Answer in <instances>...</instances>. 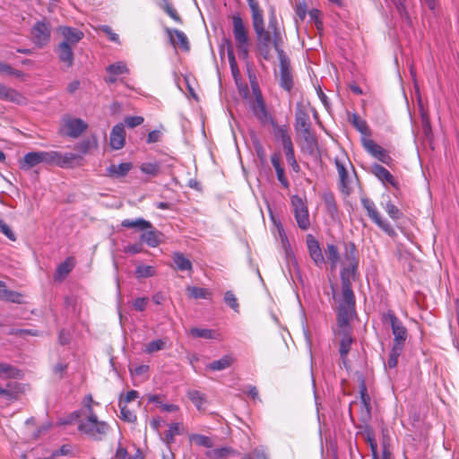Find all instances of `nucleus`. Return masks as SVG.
Returning <instances> with one entry per match:
<instances>
[{
	"label": "nucleus",
	"instance_id": "obj_1",
	"mask_svg": "<svg viewBox=\"0 0 459 459\" xmlns=\"http://www.w3.org/2000/svg\"><path fill=\"white\" fill-rule=\"evenodd\" d=\"M358 266L359 260L356 246L352 242L345 243L340 273L342 300L338 306L337 325L334 330L335 336L340 339L339 352L344 364L353 342L351 321L356 316V302L352 290V282L358 278Z\"/></svg>",
	"mask_w": 459,
	"mask_h": 459
},
{
	"label": "nucleus",
	"instance_id": "obj_2",
	"mask_svg": "<svg viewBox=\"0 0 459 459\" xmlns=\"http://www.w3.org/2000/svg\"><path fill=\"white\" fill-rule=\"evenodd\" d=\"M271 28L273 30V48L277 52L280 62V86L290 91L293 87L290 59L281 48V32L275 27L274 23H271Z\"/></svg>",
	"mask_w": 459,
	"mask_h": 459
},
{
	"label": "nucleus",
	"instance_id": "obj_3",
	"mask_svg": "<svg viewBox=\"0 0 459 459\" xmlns=\"http://www.w3.org/2000/svg\"><path fill=\"white\" fill-rule=\"evenodd\" d=\"M232 33L239 57L244 61H247L251 47L249 30L238 13L232 16Z\"/></svg>",
	"mask_w": 459,
	"mask_h": 459
},
{
	"label": "nucleus",
	"instance_id": "obj_4",
	"mask_svg": "<svg viewBox=\"0 0 459 459\" xmlns=\"http://www.w3.org/2000/svg\"><path fill=\"white\" fill-rule=\"evenodd\" d=\"M248 6L251 10L252 25L256 34L257 42L273 44V30L271 28V23H274L275 27L281 31L276 20L274 18L270 20L268 30H266L264 28L263 10L259 3L248 4Z\"/></svg>",
	"mask_w": 459,
	"mask_h": 459
},
{
	"label": "nucleus",
	"instance_id": "obj_5",
	"mask_svg": "<svg viewBox=\"0 0 459 459\" xmlns=\"http://www.w3.org/2000/svg\"><path fill=\"white\" fill-rule=\"evenodd\" d=\"M295 131L299 134L307 147L314 149L316 146V138L312 131L311 122L307 108L302 103H298L295 112Z\"/></svg>",
	"mask_w": 459,
	"mask_h": 459
},
{
	"label": "nucleus",
	"instance_id": "obj_6",
	"mask_svg": "<svg viewBox=\"0 0 459 459\" xmlns=\"http://www.w3.org/2000/svg\"><path fill=\"white\" fill-rule=\"evenodd\" d=\"M334 164L339 176V186L341 192L349 195L352 191L353 177L349 173V168L351 169L354 176L355 170L353 165L345 153H341L334 158Z\"/></svg>",
	"mask_w": 459,
	"mask_h": 459
},
{
	"label": "nucleus",
	"instance_id": "obj_7",
	"mask_svg": "<svg viewBox=\"0 0 459 459\" xmlns=\"http://www.w3.org/2000/svg\"><path fill=\"white\" fill-rule=\"evenodd\" d=\"M78 430L94 441H102L110 432V426L103 420H82L78 425Z\"/></svg>",
	"mask_w": 459,
	"mask_h": 459
},
{
	"label": "nucleus",
	"instance_id": "obj_8",
	"mask_svg": "<svg viewBox=\"0 0 459 459\" xmlns=\"http://www.w3.org/2000/svg\"><path fill=\"white\" fill-rule=\"evenodd\" d=\"M82 156L73 152H60L57 151L46 152V164L57 166L62 169L74 168L81 165Z\"/></svg>",
	"mask_w": 459,
	"mask_h": 459
},
{
	"label": "nucleus",
	"instance_id": "obj_9",
	"mask_svg": "<svg viewBox=\"0 0 459 459\" xmlns=\"http://www.w3.org/2000/svg\"><path fill=\"white\" fill-rule=\"evenodd\" d=\"M87 128L88 124L84 120L72 117L70 116H65L61 119V126L58 133L63 136L78 138L87 130Z\"/></svg>",
	"mask_w": 459,
	"mask_h": 459
},
{
	"label": "nucleus",
	"instance_id": "obj_10",
	"mask_svg": "<svg viewBox=\"0 0 459 459\" xmlns=\"http://www.w3.org/2000/svg\"><path fill=\"white\" fill-rule=\"evenodd\" d=\"M51 38V25L45 18L36 22L30 29V40L39 48L47 46Z\"/></svg>",
	"mask_w": 459,
	"mask_h": 459
},
{
	"label": "nucleus",
	"instance_id": "obj_11",
	"mask_svg": "<svg viewBox=\"0 0 459 459\" xmlns=\"http://www.w3.org/2000/svg\"><path fill=\"white\" fill-rule=\"evenodd\" d=\"M363 208L367 211L368 216L388 236H395V230L392 225L384 220L378 212L375 204L369 198L364 196L360 199Z\"/></svg>",
	"mask_w": 459,
	"mask_h": 459
},
{
	"label": "nucleus",
	"instance_id": "obj_12",
	"mask_svg": "<svg viewBox=\"0 0 459 459\" xmlns=\"http://www.w3.org/2000/svg\"><path fill=\"white\" fill-rule=\"evenodd\" d=\"M384 320L390 323L392 333L394 334L393 345L404 347L405 341L408 337V332L403 322L391 310L384 315Z\"/></svg>",
	"mask_w": 459,
	"mask_h": 459
},
{
	"label": "nucleus",
	"instance_id": "obj_13",
	"mask_svg": "<svg viewBox=\"0 0 459 459\" xmlns=\"http://www.w3.org/2000/svg\"><path fill=\"white\" fill-rule=\"evenodd\" d=\"M290 203L298 226L303 230H307L310 227V221L306 201L294 195L290 197Z\"/></svg>",
	"mask_w": 459,
	"mask_h": 459
},
{
	"label": "nucleus",
	"instance_id": "obj_14",
	"mask_svg": "<svg viewBox=\"0 0 459 459\" xmlns=\"http://www.w3.org/2000/svg\"><path fill=\"white\" fill-rule=\"evenodd\" d=\"M252 89L255 98V100L251 107L253 114L255 116V117L260 121L262 125L264 126L272 124L274 121V119L266 108L262 93L257 84H252Z\"/></svg>",
	"mask_w": 459,
	"mask_h": 459
},
{
	"label": "nucleus",
	"instance_id": "obj_15",
	"mask_svg": "<svg viewBox=\"0 0 459 459\" xmlns=\"http://www.w3.org/2000/svg\"><path fill=\"white\" fill-rule=\"evenodd\" d=\"M361 143L365 151L373 158L389 167L393 165L394 160L390 156L389 152L377 143L373 139L370 137H362Z\"/></svg>",
	"mask_w": 459,
	"mask_h": 459
},
{
	"label": "nucleus",
	"instance_id": "obj_16",
	"mask_svg": "<svg viewBox=\"0 0 459 459\" xmlns=\"http://www.w3.org/2000/svg\"><path fill=\"white\" fill-rule=\"evenodd\" d=\"M306 244L309 257L314 264L318 268H322L325 264V259L318 240L313 235L309 234L306 238Z\"/></svg>",
	"mask_w": 459,
	"mask_h": 459
},
{
	"label": "nucleus",
	"instance_id": "obj_17",
	"mask_svg": "<svg viewBox=\"0 0 459 459\" xmlns=\"http://www.w3.org/2000/svg\"><path fill=\"white\" fill-rule=\"evenodd\" d=\"M57 32L63 37V40L60 43H66V45L71 47H75L84 37L82 30L69 26H59Z\"/></svg>",
	"mask_w": 459,
	"mask_h": 459
},
{
	"label": "nucleus",
	"instance_id": "obj_18",
	"mask_svg": "<svg viewBox=\"0 0 459 459\" xmlns=\"http://www.w3.org/2000/svg\"><path fill=\"white\" fill-rule=\"evenodd\" d=\"M108 76L104 78L107 84H114L117 82L118 76L129 74V68L123 61H118L106 67Z\"/></svg>",
	"mask_w": 459,
	"mask_h": 459
},
{
	"label": "nucleus",
	"instance_id": "obj_19",
	"mask_svg": "<svg viewBox=\"0 0 459 459\" xmlns=\"http://www.w3.org/2000/svg\"><path fill=\"white\" fill-rule=\"evenodd\" d=\"M371 173L383 184H389L394 188L399 187V183L396 178L382 165L377 163L373 164L371 166Z\"/></svg>",
	"mask_w": 459,
	"mask_h": 459
},
{
	"label": "nucleus",
	"instance_id": "obj_20",
	"mask_svg": "<svg viewBox=\"0 0 459 459\" xmlns=\"http://www.w3.org/2000/svg\"><path fill=\"white\" fill-rule=\"evenodd\" d=\"M73 48L74 47L66 45V43H59L55 49L59 62L62 63L65 68H70L74 65V55Z\"/></svg>",
	"mask_w": 459,
	"mask_h": 459
},
{
	"label": "nucleus",
	"instance_id": "obj_21",
	"mask_svg": "<svg viewBox=\"0 0 459 459\" xmlns=\"http://www.w3.org/2000/svg\"><path fill=\"white\" fill-rule=\"evenodd\" d=\"M39 163L46 164V152H30L26 153L20 161L22 169H29Z\"/></svg>",
	"mask_w": 459,
	"mask_h": 459
},
{
	"label": "nucleus",
	"instance_id": "obj_22",
	"mask_svg": "<svg viewBox=\"0 0 459 459\" xmlns=\"http://www.w3.org/2000/svg\"><path fill=\"white\" fill-rule=\"evenodd\" d=\"M0 100L4 101L13 102L15 104H23L26 102L25 97L11 87H8L0 82Z\"/></svg>",
	"mask_w": 459,
	"mask_h": 459
},
{
	"label": "nucleus",
	"instance_id": "obj_23",
	"mask_svg": "<svg viewBox=\"0 0 459 459\" xmlns=\"http://www.w3.org/2000/svg\"><path fill=\"white\" fill-rule=\"evenodd\" d=\"M110 146L114 150H120L126 143V131L123 124L113 126L109 137Z\"/></svg>",
	"mask_w": 459,
	"mask_h": 459
},
{
	"label": "nucleus",
	"instance_id": "obj_24",
	"mask_svg": "<svg viewBox=\"0 0 459 459\" xmlns=\"http://www.w3.org/2000/svg\"><path fill=\"white\" fill-rule=\"evenodd\" d=\"M166 32L174 46H178L184 51L190 49L188 39L183 31L168 28Z\"/></svg>",
	"mask_w": 459,
	"mask_h": 459
},
{
	"label": "nucleus",
	"instance_id": "obj_25",
	"mask_svg": "<svg viewBox=\"0 0 459 459\" xmlns=\"http://www.w3.org/2000/svg\"><path fill=\"white\" fill-rule=\"evenodd\" d=\"M359 395L361 403L360 417L364 421H366L370 419L371 406L370 397L368 394L367 387L364 382H362L361 385H359Z\"/></svg>",
	"mask_w": 459,
	"mask_h": 459
},
{
	"label": "nucleus",
	"instance_id": "obj_26",
	"mask_svg": "<svg viewBox=\"0 0 459 459\" xmlns=\"http://www.w3.org/2000/svg\"><path fill=\"white\" fill-rule=\"evenodd\" d=\"M131 162H123L118 165L111 164L106 169V176L113 178H124L132 169Z\"/></svg>",
	"mask_w": 459,
	"mask_h": 459
},
{
	"label": "nucleus",
	"instance_id": "obj_27",
	"mask_svg": "<svg viewBox=\"0 0 459 459\" xmlns=\"http://www.w3.org/2000/svg\"><path fill=\"white\" fill-rule=\"evenodd\" d=\"M270 125L273 126L274 136L281 141L283 148L293 145L287 126H279L275 120Z\"/></svg>",
	"mask_w": 459,
	"mask_h": 459
},
{
	"label": "nucleus",
	"instance_id": "obj_28",
	"mask_svg": "<svg viewBox=\"0 0 459 459\" xmlns=\"http://www.w3.org/2000/svg\"><path fill=\"white\" fill-rule=\"evenodd\" d=\"M74 267V258L67 257L63 263H61L56 271V280H64Z\"/></svg>",
	"mask_w": 459,
	"mask_h": 459
},
{
	"label": "nucleus",
	"instance_id": "obj_29",
	"mask_svg": "<svg viewBox=\"0 0 459 459\" xmlns=\"http://www.w3.org/2000/svg\"><path fill=\"white\" fill-rule=\"evenodd\" d=\"M326 259L330 264L331 269L335 270L341 262L340 252L334 244H327L325 249Z\"/></svg>",
	"mask_w": 459,
	"mask_h": 459
},
{
	"label": "nucleus",
	"instance_id": "obj_30",
	"mask_svg": "<svg viewBox=\"0 0 459 459\" xmlns=\"http://www.w3.org/2000/svg\"><path fill=\"white\" fill-rule=\"evenodd\" d=\"M352 126L363 135L362 137H369L371 130L365 119L361 118L358 114H352L351 119Z\"/></svg>",
	"mask_w": 459,
	"mask_h": 459
},
{
	"label": "nucleus",
	"instance_id": "obj_31",
	"mask_svg": "<svg viewBox=\"0 0 459 459\" xmlns=\"http://www.w3.org/2000/svg\"><path fill=\"white\" fill-rule=\"evenodd\" d=\"M173 262L175 268L178 271H187L192 273L193 265L191 261L186 258L182 253L176 252L173 254Z\"/></svg>",
	"mask_w": 459,
	"mask_h": 459
},
{
	"label": "nucleus",
	"instance_id": "obj_32",
	"mask_svg": "<svg viewBox=\"0 0 459 459\" xmlns=\"http://www.w3.org/2000/svg\"><path fill=\"white\" fill-rule=\"evenodd\" d=\"M121 226L127 229H136L139 230H146L152 228V224L144 219L139 218L137 220L126 219L122 221Z\"/></svg>",
	"mask_w": 459,
	"mask_h": 459
},
{
	"label": "nucleus",
	"instance_id": "obj_33",
	"mask_svg": "<svg viewBox=\"0 0 459 459\" xmlns=\"http://www.w3.org/2000/svg\"><path fill=\"white\" fill-rule=\"evenodd\" d=\"M186 291L191 299H212V292L206 289V288H201L197 286H187Z\"/></svg>",
	"mask_w": 459,
	"mask_h": 459
},
{
	"label": "nucleus",
	"instance_id": "obj_34",
	"mask_svg": "<svg viewBox=\"0 0 459 459\" xmlns=\"http://www.w3.org/2000/svg\"><path fill=\"white\" fill-rule=\"evenodd\" d=\"M235 361V359L230 355H224L220 359L214 360L210 363L207 368L212 371L223 370L230 368Z\"/></svg>",
	"mask_w": 459,
	"mask_h": 459
},
{
	"label": "nucleus",
	"instance_id": "obj_35",
	"mask_svg": "<svg viewBox=\"0 0 459 459\" xmlns=\"http://www.w3.org/2000/svg\"><path fill=\"white\" fill-rule=\"evenodd\" d=\"M144 232L141 235V240L144 243H146L149 247H155L159 246L160 239L159 235L160 233L153 229L143 230Z\"/></svg>",
	"mask_w": 459,
	"mask_h": 459
},
{
	"label": "nucleus",
	"instance_id": "obj_36",
	"mask_svg": "<svg viewBox=\"0 0 459 459\" xmlns=\"http://www.w3.org/2000/svg\"><path fill=\"white\" fill-rule=\"evenodd\" d=\"M363 435L370 447L373 459H378L377 444L376 441V437L373 429L371 428L367 427L363 432Z\"/></svg>",
	"mask_w": 459,
	"mask_h": 459
},
{
	"label": "nucleus",
	"instance_id": "obj_37",
	"mask_svg": "<svg viewBox=\"0 0 459 459\" xmlns=\"http://www.w3.org/2000/svg\"><path fill=\"white\" fill-rule=\"evenodd\" d=\"M227 55H228V58H229L231 74H232L236 83H238V81L240 80V71L238 69L237 60L235 57V54H234V51H233V48L231 46H229L228 50H227Z\"/></svg>",
	"mask_w": 459,
	"mask_h": 459
},
{
	"label": "nucleus",
	"instance_id": "obj_38",
	"mask_svg": "<svg viewBox=\"0 0 459 459\" xmlns=\"http://www.w3.org/2000/svg\"><path fill=\"white\" fill-rule=\"evenodd\" d=\"M187 397L195 405L198 411L204 410V405L206 403L204 394L197 390H189L187 392Z\"/></svg>",
	"mask_w": 459,
	"mask_h": 459
},
{
	"label": "nucleus",
	"instance_id": "obj_39",
	"mask_svg": "<svg viewBox=\"0 0 459 459\" xmlns=\"http://www.w3.org/2000/svg\"><path fill=\"white\" fill-rule=\"evenodd\" d=\"M97 146H98L97 139L92 136L91 138L84 139V140L81 141L80 143H78L74 146V149L76 151L80 152L82 155H85V154L89 153L91 149L97 148Z\"/></svg>",
	"mask_w": 459,
	"mask_h": 459
},
{
	"label": "nucleus",
	"instance_id": "obj_40",
	"mask_svg": "<svg viewBox=\"0 0 459 459\" xmlns=\"http://www.w3.org/2000/svg\"><path fill=\"white\" fill-rule=\"evenodd\" d=\"M189 441L192 444L207 448H211L214 446V442L212 437L201 434L190 435Z\"/></svg>",
	"mask_w": 459,
	"mask_h": 459
},
{
	"label": "nucleus",
	"instance_id": "obj_41",
	"mask_svg": "<svg viewBox=\"0 0 459 459\" xmlns=\"http://www.w3.org/2000/svg\"><path fill=\"white\" fill-rule=\"evenodd\" d=\"M21 375V371L12 365L0 363V377L16 378Z\"/></svg>",
	"mask_w": 459,
	"mask_h": 459
},
{
	"label": "nucleus",
	"instance_id": "obj_42",
	"mask_svg": "<svg viewBox=\"0 0 459 459\" xmlns=\"http://www.w3.org/2000/svg\"><path fill=\"white\" fill-rule=\"evenodd\" d=\"M22 296L21 293L10 290L7 289L0 290V299L13 302V303H21Z\"/></svg>",
	"mask_w": 459,
	"mask_h": 459
},
{
	"label": "nucleus",
	"instance_id": "obj_43",
	"mask_svg": "<svg viewBox=\"0 0 459 459\" xmlns=\"http://www.w3.org/2000/svg\"><path fill=\"white\" fill-rule=\"evenodd\" d=\"M324 203L326 208L327 212L334 217L337 214L338 209L337 204L333 194H325L324 195Z\"/></svg>",
	"mask_w": 459,
	"mask_h": 459
},
{
	"label": "nucleus",
	"instance_id": "obj_44",
	"mask_svg": "<svg viewBox=\"0 0 459 459\" xmlns=\"http://www.w3.org/2000/svg\"><path fill=\"white\" fill-rule=\"evenodd\" d=\"M283 149H284V152H285L286 160H287L288 163L290 164V166L291 167V169L295 172H299L300 170V167H299V163H298V161H297V160L295 158L293 145L285 147Z\"/></svg>",
	"mask_w": 459,
	"mask_h": 459
},
{
	"label": "nucleus",
	"instance_id": "obj_45",
	"mask_svg": "<svg viewBox=\"0 0 459 459\" xmlns=\"http://www.w3.org/2000/svg\"><path fill=\"white\" fill-rule=\"evenodd\" d=\"M209 456H214V457H217V458H223V457H235L237 455H236V451L228 447V446H223V447H221V448H215L213 449L211 453L208 454Z\"/></svg>",
	"mask_w": 459,
	"mask_h": 459
},
{
	"label": "nucleus",
	"instance_id": "obj_46",
	"mask_svg": "<svg viewBox=\"0 0 459 459\" xmlns=\"http://www.w3.org/2000/svg\"><path fill=\"white\" fill-rule=\"evenodd\" d=\"M162 1V4H161V8L163 9V11L172 19L174 20L176 22L178 23H182V19L181 17L178 15L177 10L168 2V0H161Z\"/></svg>",
	"mask_w": 459,
	"mask_h": 459
},
{
	"label": "nucleus",
	"instance_id": "obj_47",
	"mask_svg": "<svg viewBox=\"0 0 459 459\" xmlns=\"http://www.w3.org/2000/svg\"><path fill=\"white\" fill-rule=\"evenodd\" d=\"M403 350V347L393 345L387 360V365L390 368H394L397 366L398 358L401 355Z\"/></svg>",
	"mask_w": 459,
	"mask_h": 459
},
{
	"label": "nucleus",
	"instance_id": "obj_48",
	"mask_svg": "<svg viewBox=\"0 0 459 459\" xmlns=\"http://www.w3.org/2000/svg\"><path fill=\"white\" fill-rule=\"evenodd\" d=\"M384 209L392 220L397 221L403 217L401 210L391 201L385 204Z\"/></svg>",
	"mask_w": 459,
	"mask_h": 459
},
{
	"label": "nucleus",
	"instance_id": "obj_49",
	"mask_svg": "<svg viewBox=\"0 0 459 459\" xmlns=\"http://www.w3.org/2000/svg\"><path fill=\"white\" fill-rule=\"evenodd\" d=\"M166 348V340L165 339H158L150 342L146 347L144 351L146 353H153L161 350H164Z\"/></svg>",
	"mask_w": 459,
	"mask_h": 459
},
{
	"label": "nucleus",
	"instance_id": "obj_50",
	"mask_svg": "<svg viewBox=\"0 0 459 459\" xmlns=\"http://www.w3.org/2000/svg\"><path fill=\"white\" fill-rule=\"evenodd\" d=\"M74 451H75V449L71 445L65 444L61 447H59L58 449L55 450L52 453V456L53 457H57V456H71V457H74V456H76Z\"/></svg>",
	"mask_w": 459,
	"mask_h": 459
},
{
	"label": "nucleus",
	"instance_id": "obj_51",
	"mask_svg": "<svg viewBox=\"0 0 459 459\" xmlns=\"http://www.w3.org/2000/svg\"><path fill=\"white\" fill-rule=\"evenodd\" d=\"M155 274V269L151 265H138L135 269L137 278H148Z\"/></svg>",
	"mask_w": 459,
	"mask_h": 459
},
{
	"label": "nucleus",
	"instance_id": "obj_52",
	"mask_svg": "<svg viewBox=\"0 0 459 459\" xmlns=\"http://www.w3.org/2000/svg\"><path fill=\"white\" fill-rule=\"evenodd\" d=\"M224 301L225 303L232 308L235 312H239V304L238 302V299L236 295L231 290H227L224 294Z\"/></svg>",
	"mask_w": 459,
	"mask_h": 459
},
{
	"label": "nucleus",
	"instance_id": "obj_53",
	"mask_svg": "<svg viewBox=\"0 0 459 459\" xmlns=\"http://www.w3.org/2000/svg\"><path fill=\"white\" fill-rule=\"evenodd\" d=\"M121 419L126 422H134L136 420V415L134 411L128 409L127 404L119 403Z\"/></svg>",
	"mask_w": 459,
	"mask_h": 459
},
{
	"label": "nucleus",
	"instance_id": "obj_54",
	"mask_svg": "<svg viewBox=\"0 0 459 459\" xmlns=\"http://www.w3.org/2000/svg\"><path fill=\"white\" fill-rule=\"evenodd\" d=\"M140 169L144 174L155 177L160 172V166L156 162H146L141 165Z\"/></svg>",
	"mask_w": 459,
	"mask_h": 459
},
{
	"label": "nucleus",
	"instance_id": "obj_55",
	"mask_svg": "<svg viewBox=\"0 0 459 459\" xmlns=\"http://www.w3.org/2000/svg\"><path fill=\"white\" fill-rule=\"evenodd\" d=\"M180 424L172 423L169 426V429L165 432V440L168 444L174 441V437L180 433Z\"/></svg>",
	"mask_w": 459,
	"mask_h": 459
},
{
	"label": "nucleus",
	"instance_id": "obj_56",
	"mask_svg": "<svg viewBox=\"0 0 459 459\" xmlns=\"http://www.w3.org/2000/svg\"><path fill=\"white\" fill-rule=\"evenodd\" d=\"M191 334L197 338L212 339L214 332L211 329L194 327L190 331Z\"/></svg>",
	"mask_w": 459,
	"mask_h": 459
},
{
	"label": "nucleus",
	"instance_id": "obj_57",
	"mask_svg": "<svg viewBox=\"0 0 459 459\" xmlns=\"http://www.w3.org/2000/svg\"><path fill=\"white\" fill-rule=\"evenodd\" d=\"M256 48L259 55L265 60H269L272 56L271 55V48L269 43H256Z\"/></svg>",
	"mask_w": 459,
	"mask_h": 459
},
{
	"label": "nucleus",
	"instance_id": "obj_58",
	"mask_svg": "<svg viewBox=\"0 0 459 459\" xmlns=\"http://www.w3.org/2000/svg\"><path fill=\"white\" fill-rule=\"evenodd\" d=\"M308 15L311 21L315 22V25L318 30H323V22L320 19V11L317 9H312L308 12Z\"/></svg>",
	"mask_w": 459,
	"mask_h": 459
},
{
	"label": "nucleus",
	"instance_id": "obj_59",
	"mask_svg": "<svg viewBox=\"0 0 459 459\" xmlns=\"http://www.w3.org/2000/svg\"><path fill=\"white\" fill-rule=\"evenodd\" d=\"M307 13V4L305 1L299 3L295 7V13L297 17L303 22Z\"/></svg>",
	"mask_w": 459,
	"mask_h": 459
},
{
	"label": "nucleus",
	"instance_id": "obj_60",
	"mask_svg": "<svg viewBox=\"0 0 459 459\" xmlns=\"http://www.w3.org/2000/svg\"><path fill=\"white\" fill-rule=\"evenodd\" d=\"M0 231L12 241L16 240L15 234L10 229V227L0 218Z\"/></svg>",
	"mask_w": 459,
	"mask_h": 459
},
{
	"label": "nucleus",
	"instance_id": "obj_61",
	"mask_svg": "<svg viewBox=\"0 0 459 459\" xmlns=\"http://www.w3.org/2000/svg\"><path fill=\"white\" fill-rule=\"evenodd\" d=\"M143 117H140V116H135V117H126L125 118V124L130 127V128H134L137 126H140L143 123Z\"/></svg>",
	"mask_w": 459,
	"mask_h": 459
},
{
	"label": "nucleus",
	"instance_id": "obj_62",
	"mask_svg": "<svg viewBox=\"0 0 459 459\" xmlns=\"http://www.w3.org/2000/svg\"><path fill=\"white\" fill-rule=\"evenodd\" d=\"M275 172H276L277 179L281 183L282 187H284L286 189L289 188L290 183H289V180L287 179V178L285 177L284 169L283 168L275 170Z\"/></svg>",
	"mask_w": 459,
	"mask_h": 459
},
{
	"label": "nucleus",
	"instance_id": "obj_63",
	"mask_svg": "<svg viewBox=\"0 0 459 459\" xmlns=\"http://www.w3.org/2000/svg\"><path fill=\"white\" fill-rule=\"evenodd\" d=\"M148 298H137L134 301V307L135 310L143 311L148 303Z\"/></svg>",
	"mask_w": 459,
	"mask_h": 459
},
{
	"label": "nucleus",
	"instance_id": "obj_64",
	"mask_svg": "<svg viewBox=\"0 0 459 459\" xmlns=\"http://www.w3.org/2000/svg\"><path fill=\"white\" fill-rule=\"evenodd\" d=\"M101 30L108 37L109 40H111L113 42H118V40H119L118 35L117 33H115L109 26H108V25L102 26Z\"/></svg>",
	"mask_w": 459,
	"mask_h": 459
}]
</instances>
